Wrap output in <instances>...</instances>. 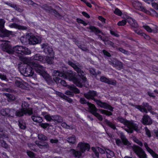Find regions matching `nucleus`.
I'll return each instance as SVG.
<instances>
[{
    "instance_id": "obj_5",
    "label": "nucleus",
    "mask_w": 158,
    "mask_h": 158,
    "mask_svg": "<svg viewBox=\"0 0 158 158\" xmlns=\"http://www.w3.org/2000/svg\"><path fill=\"white\" fill-rule=\"evenodd\" d=\"M89 109L91 113L96 116L100 121H102L103 119V117L102 115L99 114L97 113L98 110H99L102 114H104L108 116L111 115L112 113L111 112L108 110H102L98 109L94 105L90 103L88 104Z\"/></svg>"
},
{
    "instance_id": "obj_20",
    "label": "nucleus",
    "mask_w": 158,
    "mask_h": 158,
    "mask_svg": "<svg viewBox=\"0 0 158 158\" xmlns=\"http://www.w3.org/2000/svg\"><path fill=\"white\" fill-rule=\"evenodd\" d=\"M78 146L80 147V150L83 153L85 150L89 151L90 147L89 144L80 142L78 144Z\"/></svg>"
},
{
    "instance_id": "obj_27",
    "label": "nucleus",
    "mask_w": 158,
    "mask_h": 158,
    "mask_svg": "<svg viewBox=\"0 0 158 158\" xmlns=\"http://www.w3.org/2000/svg\"><path fill=\"white\" fill-rule=\"evenodd\" d=\"M9 27L11 28H15L22 30H26L27 28L26 27L20 26L15 23L10 24Z\"/></svg>"
},
{
    "instance_id": "obj_22",
    "label": "nucleus",
    "mask_w": 158,
    "mask_h": 158,
    "mask_svg": "<svg viewBox=\"0 0 158 158\" xmlns=\"http://www.w3.org/2000/svg\"><path fill=\"white\" fill-rule=\"evenodd\" d=\"M41 41L40 38L38 37L31 36L30 38V44L35 45L40 43Z\"/></svg>"
},
{
    "instance_id": "obj_50",
    "label": "nucleus",
    "mask_w": 158,
    "mask_h": 158,
    "mask_svg": "<svg viewBox=\"0 0 158 158\" xmlns=\"http://www.w3.org/2000/svg\"><path fill=\"white\" fill-rule=\"evenodd\" d=\"M127 22V19L126 20H123L121 21H119L118 23V25L119 26H124L125 24H126Z\"/></svg>"
},
{
    "instance_id": "obj_45",
    "label": "nucleus",
    "mask_w": 158,
    "mask_h": 158,
    "mask_svg": "<svg viewBox=\"0 0 158 158\" xmlns=\"http://www.w3.org/2000/svg\"><path fill=\"white\" fill-rule=\"evenodd\" d=\"M78 48L81 49L82 51L88 52H89V49L84 45H78Z\"/></svg>"
},
{
    "instance_id": "obj_35",
    "label": "nucleus",
    "mask_w": 158,
    "mask_h": 158,
    "mask_svg": "<svg viewBox=\"0 0 158 158\" xmlns=\"http://www.w3.org/2000/svg\"><path fill=\"white\" fill-rule=\"evenodd\" d=\"M36 145L41 149L43 148H48L49 146L48 144L46 142H43L40 144L39 143H36Z\"/></svg>"
},
{
    "instance_id": "obj_2",
    "label": "nucleus",
    "mask_w": 158,
    "mask_h": 158,
    "mask_svg": "<svg viewBox=\"0 0 158 158\" xmlns=\"http://www.w3.org/2000/svg\"><path fill=\"white\" fill-rule=\"evenodd\" d=\"M30 64L34 68L36 72L43 77L45 81L48 83L52 81L51 77L45 71V68L36 61L30 62Z\"/></svg>"
},
{
    "instance_id": "obj_44",
    "label": "nucleus",
    "mask_w": 158,
    "mask_h": 158,
    "mask_svg": "<svg viewBox=\"0 0 158 158\" xmlns=\"http://www.w3.org/2000/svg\"><path fill=\"white\" fill-rule=\"evenodd\" d=\"M19 125L20 128L22 129H25L26 128L25 123L22 120L19 121Z\"/></svg>"
},
{
    "instance_id": "obj_8",
    "label": "nucleus",
    "mask_w": 158,
    "mask_h": 158,
    "mask_svg": "<svg viewBox=\"0 0 158 158\" xmlns=\"http://www.w3.org/2000/svg\"><path fill=\"white\" fill-rule=\"evenodd\" d=\"M5 22L3 19H0V37H8L12 33V31H9L4 28Z\"/></svg>"
},
{
    "instance_id": "obj_19",
    "label": "nucleus",
    "mask_w": 158,
    "mask_h": 158,
    "mask_svg": "<svg viewBox=\"0 0 158 158\" xmlns=\"http://www.w3.org/2000/svg\"><path fill=\"white\" fill-rule=\"evenodd\" d=\"M142 122L144 125H150L152 124V121L149 116L145 114L143 117Z\"/></svg>"
},
{
    "instance_id": "obj_38",
    "label": "nucleus",
    "mask_w": 158,
    "mask_h": 158,
    "mask_svg": "<svg viewBox=\"0 0 158 158\" xmlns=\"http://www.w3.org/2000/svg\"><path fill=\"white\" fill-rule=\"evenodd\" d=\"M5 95L7 97L8 101L9 102L13 101L15 99V96L13 95L6 93Z\"/></svg>"
},
{
    "instance_id": "obj_34",
    "label": "nucleus",
    "mask_w": 158,
    "mask_h": 158,
    "mask_svg": "<svg viewBox=\"0 0 158 158\" xmlns=\"http://www.w3.org/2000/svg\"><path fill=\"white\" fill-rule=\"evenodd\" d=\"M104 122L108 126L113 129L115 130L116 129L115 125L108 120L107 119H105L104 121Z\"/></svg>"
},
{
    "instance_id": "obj_6",
    "label": "nucleus",
    "mask_w": 158,
    "mask_h": 158,
    "mask_svg": "<svg viewBox=\"0 0 158 158\" xmlns=\"http://www.w3.org/2000/svg\"><path fill=\"white\" fill-rule=\"evenodd\" d=\"M33 67L30 64V62L28 64H24L20 68L21 73L25 76H31L34 72L32 70Z\"/></svg>"
},
{
    "instance_id": "obj_28",
    "label": "nucleus",
    "mask_w": 158,
    "mask_h": 158,
    "mask_svg": "<svg viewBox=\"0 0 158 158\" xmlns=\"http://www.w3.org/2000/svg\"><path fill=\"white\" fill-rule=\"evenodd\" d=\"M120 138L123 143L124 145L128 146L130 144V142L126 138L124 134L122 133L120 134Z\"/></svg>"
},
{
    "instance_id": "obj_52",
    "label": "nucleus",
    "mask_w": 158,
    "mask_h": 158,
    "mask_svg": "<svg viewBox=\"0 0 158 158\" xmlns=\"http://www.w3.org/2000/svg\"><path fill=\"white\" fill-rule=\"evenodd\" d=\"M114 13L116 15L118 16H121L122 15V12L118 8H116L114 11Z\"/></svg>"
},
{
    "instance_id": "obj_40",
    "label": "nucleus",
    "mask_w": 158,
    "mask_h": 158,
    "mask_svg": "<svg viewBox=\"0 0 158 158\" xmlns=\"http://www.w3.org/2000/svg\"><path fill=\"white\" fill-rule=\"evenodd\" d=\"M8 116L13 117L15 114V111L14 109H9L8 108Z\"/></svg>"
},
{
    "instance_id": "obj_37",
    "label": "nucleus",
    "mask_w": 158,
    "mask_h": 158,
    "mask_svg": "<svg viewBox=\"0 0 158 158\" xmlns=\"http://www.w3.org/2000/svg\"><path fill=\"white\" fill-rule=\"evenodd\" d=\"M67 141L69 143L74 144L75 143L76 140V137L74 135H73L69 137L67 139Z\"/></svg>"
},
{
    "instance_id": "obj_4",
    "label": "nucleus",
    "mask_w": 158,
    "mask_h": 158,
    "mask_svg": "<svg viewBox=\"0 0 158 158\" xmlns=\"http://www.w3.org/2000/svg\"><path fill=\"white\" fill-rule=\"evenodd\" d=\"M117 119L118 121L124 124L127 127V128H125L124 129L127 132L131 133L133 132V130L137 132L139 131V129L138 128L137 125L135 123L127 121L121 117H118Z\"/></svg>"
},
{
    "instance_id": "obj_26",
    "label": "nucleus",
    "mask_w": 158,
    "mask_h": 158,
    "mask_svg": "<svg viewBox=\"0 0 158 158\" xmlns=\"http://www.w3.org/2000/svg\"><path fill=\"white\" fill-rule=\"evenodd\" d=\"M127 21L132 27L134 28L138 27V24L134 19L130 18L127 19Z\"/></svg>"
},
{
    "instance_id": "obj_39",
    "label": "nucleus",
    "mask_w": 158,
    "mask_h": 158,
    "mask_svg": "<svg viewBox=\"0 0 158 158\" xmlns=\"http://www.w3.org/2000/svg\"><path fill=\"white\" fill-rule=\"evenodd\" d=\"M132 4L134 7L136 9H139L142 5L141 3L137 1H133Z\"/></svg>"
},
{
    "instance_id": "obj_53",
    "label": "nucleus",
    "mask_w": 158,
    "mask_h": 158,
    "mask_svg": "<svg viewBox=\"0 0 158 158\" xmlns=\"http://www.w3.org/2000/svg\"><path fill=\"white\" fill-rule=\"evenodd\" d=\"M40 126L44 129L48 127H49V124L48 123H42L40 124Z\"/></svg>"
},
{
    "instance_id": "obj_64",
    "label": "nucleus",
    "mask_w": 158,
    "mask_h": 158,
    "mask_svg": "<svg viewBox=\"0 0 158 158\" xmlns=\"http://www.w3.org/2000/svg\"><path fill=\"white\" fill-rule=\"evenodd\" d=\"M102 52L105 56L108 57H110L111 56L110 54L105 50H102Z\"/></svg>"
},
{
    "instance_id": "obj_9",
    "label": "nucleus",
    "mask_w": 158,
    "mask_h": 158,
    "mask_svg": "<svg viewBox=\"0 0 158 158\" xmlns=\"http://www.w3.org/2000/svg\"><path fill=\"white\" fill-rule=\"evenodd\" d=\"M44 118L48 121L53 122L55 124L61 123L63 121V118L58 115H50L47 114L44 116Z\"/></svg>"
},
{
    "instance_id": "obj_13",
    "label": "nucleus",
    "mask_w": 158,
    "mask_h": 158,
    "mask_svg": "<svg viewBox=\"0 0 158 158\" xmlns=\"http://www.w3.org/2000/svg\"><path fill=\"white\" fill-rule=\"evenodd\" d=\"M1 46L3 51L9 54H12V47L7 41H3V43L1 44Z\"/></svg>"
},
{
    "instance_id": "obj_18",
    "label": "nucleus",
    "mask_w": 158,
    "mask_h": 158,
    "mask_svg": "<svg viewBox=\"0 0 158 158\" xmlns=\"http://www.w3.org/2000/svg\"><path fill=\"white\" fill-rule=\"evenodd\" d=\"M148 105V103L143 102L141 105H136L134 106L135 108L139 110L141 112L147 113L148 112L146 108H147Z\"/></svg>"
},
{
    "instance_id": "obj_31",
    "label": "nucleus",
    "mask_w": 158,
    "mask_h": 158,
    "mask_svg": "<svg viewBox=\"0 0 158 158\" xmlns=\"http://www.w3.org/2000/svg\"><path fill=\"white\" fill-rule=\"evenodd\" d=\"M31 118L34 122L36 123H41L43 121L42 118L38 116L33 115L31 116Z\"/></svg>"
},
{
    "instance_id": "obj_49",
    "label": "nucleus",
    "mask_w": 158,
    "mask_h": 158,
    "mask_svg": "<svg viewBox=\"0 0 158 158\" xmlns=\"http://www.w3.org/2000/svg\"><path fill=\"white\" fill-rule=\"evenodd\" d=\"M61 126L67 129H73V127L71 126H69L67 125L66 123H62L61 124Z\"/></svg>"
},
{
    "instance_id": "obj_15",
    "label": "nucleus",
    "mask_w": 158,
    "mask_h": 158,
    "mask_svg": "<svg viewBox=\"0 0 158 158\" xmlns=\"http://www.w3.org/2000/svg\"><path fill=\"white\" fill-rule=\"evenodd\" d=\"M15 85L18 87L24 89L26 88L27 83L19 77H17L15 82Z\"/></svg>"
},
{
    "instance_id": "obj_17",
    "label": "nucleus",
    "mask_w": 158,
    "mask_h": 158,
    "mask_svg": "<svg viewBox=\"0 0 158 158\" xmlns=\"http://www.w3.org/2000/svg\"><path fill=\"white\" fill-rule=\"evenodd\" d=\"M100 81L102 82L113 85H115L117 84V82L115 80L112 79L110 78H108L103 76L101 77L100 78Z\"/></svg>"
},
{
    "instance_id": "obj_46",
    "label": "nucleus",
    "mask_w": 158,
    "mask_h": 158,
    "mask_svg": "<svg viewBox=\"0 0 158 158\" xmlns=\"http://www.w3.org/2000/svg\"><path fill=\"white\" fill-rule=\"evenodd\" d=\"M8 108L2 110L1 111V114L3 116H8Z\"/></svg>"
},
{
    "instance_id": "obj_29",
    "label": "nucleus",
    "mask_w": 158,
    "mask_h": 158,
    "mask_svg": "<svg viewBox=\"0 0 158 158\" xmlns=\"http://www.w3.org/2000/svg\"><path fill=\"white\" fill-rule=\"evenodd\" d=\"M33 59L34 61L39 60L43 63H45V60H44V56H42L40 54H36L34 56Z\"/></svg>"
},
{
    "instance_id": "obj_11",
    "label": "nucleus",
    "mask_w": 158,
    "mask_h": 158,
    "mask_svg": "<svg viewBox=\"0 0 158 158\" xmlns=\"http://www.w3.org/2000/svg\"><path fill=\"white\" fill-rule=\"evenodd\" d=\"M87 28L91 30V31L95 33V35L98 36V38L100 39L102 41L105 42L106 40V37H102L100 35H97L98 33H101L102 35H104L105 34L102 32L98 28L94 26H91L89 27H87Z\"/></svg>"
},
{
    "instance_id": "obj_51",
    "label": "nucleus",
    "mask_w": 158,
    "mask_h": 158,
    "mask_svg": "<svg viewBox=\"0 0 158 158\" xmlns=\"http://www.w3.org/2000/svg\"><path fill=\"white\" fill-rule=\"evenodd\" d=\"M118 50L122 52L123 53H124V54L127 55H129L130 54V52H128V51H127L126 50H125L123 49L122 48H119L118 49Z\"/></svg>"
},
{
    "instance_id": "obj_10",
    "label": "nucleus",
    "mask_w": 158,
    "mask_h": 158,
    "mask_svg": "<svg viewBox=\"0 0 158 158\" xmlns=\"http://www.w3.org/2000/svg\"><path fill=\"white\" fill-rule=\"evenodd\" d=\"M133 152L139 158H147V155L145 151L140 147L134 145L132 148Z\"/></svg>"
},
{
    "instance_id": "obj_36",
    "label": "nucleus",
    "mask_w": 158,
    "mask_h": 158,
    "mask_svg": "<svg viewBox=\"0 0 158 158\" xmlns=\"http://www.w3.org/2000/svg\"><path fill=\"white\" fill-rule=\"evenodd\" d=\"M29 106V105L26 102H24L22 103V107L23 109H24L25 111H28L29 110H30V109H31L32 110V111H33V109L32 108H27Z\"/></svg>"
},
{
    "instance_id": "obj_60",
    "label": "nucleus",
    "mask_w": 158,
    "mask_h": 158,
    "mask_svg": "<svg viewBox=\"0 0 158 158\" xmlns=\"http://www.w3.org/2000/svg\"><path fill=\"white\" fill-rule=\"evenodd\" d=\"M143 27L148 32H151L152 31V29L148 26L143 25Z\"/></svg>"
},
{
    "instance_id": "obj_57",
    "label": "nucleus",
    "mask_w": 158,
    "mask_h": 158,
    "mask_svg": "<svg viewBox=\"0 0 158 158\" xmlns=\"http://www.w3.org/2000/svg\"><path fill=\"white\" fill-rule=\"evenodd\" d=\"M134 141L140 146L142 147L143 145V143L138 139L135 138L134 139Z\"/></svg>"
},
{
    "instance_id": "obj_23",
    "label": "nucleus",
    "mask_w": 158,
    "mask_h": 158,
    "mask_svg": "<svg viewBox=\"0 0 158 158\" xmlns=\"http://www.w3.org/2000/svg\"><path fill=\"white\" fill-rule=\"evenodd\" d=\"M143 144L146 150L149 152L153 157L155 158H158V155L149 148L148 144L146 143H144Z\"/></svg>"
},
{
    "instance_id": "obj_62",
    "label": "nucleus",
    "mask_w": 158,
    "mask_h": 158,
    "mask_svg": "<svg viewBox=\"0 0 158 158\" xmlns=\"http://www.w3.org/2000/svg\"><path fill=\"white\" fill-rule=\"evenodd\" d=\"M27 145L32 150H34L35 149V144L31 143H28Z\"/></svg>"
},
{
    "instance_id": "obj_63",
    "label": "nucleus",
    "mask_w": 158,
    "mask_h": 158,
    "mask_svg": "<svg viewBox=\"0 0 158 158\" xmlns=\"http://www.w3.org/2000/svg\"><path fill=\"white\" fill-rule=\"evenodd\" d=\"M139 9V10H140L141 11L144 12L146 13H147L148 12V10H147L143 6H142V5H141L140 7L139 8V9Z\"/></svg>"
},
{
    "instance_id": "obj_30",
    "label": "nucleus",
    "mask_w": 158,
    "mask_h": 158,
    "mask_svg": "<svg viewBox=\"0 0 158 158\" xmlns=\"http://www.w3.org/2000/svg\"><path fill=\"white\" fill-rule=\"evenodd\" d=\"M52 56L51 57H49L48 56H44V60H45V61L49 64H52L53 63L54 57L53 56Z\"/></svg>"
},
{
    "instance_id": "obj_54",
    "label": "nucleus",
    "mask_w": 158,
    "mask_h": 158,
    "mask_svg": "<svg viewBox=\"0 0 158 158\" xmlns=\"http://www.w3.org/2000/svg\"><path fill=\"white\" fill-rule=\"evenodd\" d=\"M14 8L16 10H17V11L20 12H22L23 11V9L20 8L16 4H15L14 6Z\"/></svg>"
},
{
    "instance_id": "obj_47",
    "label": "nucleus",
    "mask_w": 158,
    "mask_h": 158,
    "mask_svg": "<svg viewBox=\"0 0 158 158\" xmlns=\"http://www.w3.org/2000/svg\"><path fill=\"white\" fill-rule=\"evenodd\" d=\"M40 7L46 11H50L51 9V7L48 6L46 4Z\"/></svg>"
},
{
    "instance_id": "obj_43",
    "label": "nucleus",
    "mask_w": 158,
    "mask_h": 158,
    "mask_svg": "<svg viewBox=\"0 0 158 158\" xmlns=\"http://www.w3.org/2000/svg\"><path fill=\"white\" fill-rule=\"evenodd\" d=\"M31 53L30 50L27 48L23 47V51L22 52V55L25 54L27 55Z\"/></svg>"
},
{
    "instance_id": "obj_21",
    "label": "nucleus",
    "mask_w": 158,
    "mask_h": 158,
    "mask_svg": "<svg viewBox=\"0 0 158 158\" xmlns=\"http://www.w3.org/2000/svg\"><path fill=\"white\" fill-rule=\"evenodd\" d=\"M110 64L115 67H117L119 70L121 69L123 66L122 63L118 60H114L110 61Z\"/></svg>"
},
{
    "instance_id": "obj_1",
    "label": "nucleus",
    "mask_w": 158,
    "mask_h": 158,
    "mask_svg": "<svg viewBox=\"0 0 158 158\" xmlns=\"http://www.w3.org/2000/svg\"><path fill=\"white\" fill-rule=\"evenodd\" d=\"M54 74L55 76L63 77L64 78H68L70 80L72 81L77 86L80 87H81L82 86L81 79L77 77L76 75V73L72 71L68 70L65 73L54 71Z\"/></svg>"
},
{
    "instance_id": "obj_42",
    "label": "nucleus",
    "mask_w": 158,
    "mask_h": 158,
    "mask_svg": "<svg viewBox=\"0 0 158 158\" xmlns=\"http://www.w3.org/2000/svg\"><path fill=\"white\" fill-rule=\"evenodd\" d=\"M2 138L4 139H7L8 138V135L4 133L2 129H0V139Z\"/></svg>"
},
{
    "instance_id": "obj_59",
    "label": "nucleus",
    "mask_w": 158,
    "mask_h": 158,
    "mask_svg": "<svg viewBox=\"0 0 158 158\" xmlns=\"http://www.w3.org/2000/svg\"><path fill=\"white\" fill-rule=\"evenodd\" d=\"M89 71L90 73L93 75H95L96 74V73L95 69L93 68H89Z\"/></svg>"
},
{
    "instance_id": "obj_12",
    "label": "nucleus",
    "mask_w": 158,
    "mask_h": 158,
    "mask_svg": "<svg viewBox=\"0 0 158 158\" xmlns=\"http://www.w3.org/2000/svg\"><path fill=\"white\" fill-rule=\"evenodd\" d=\"M33 113V111L31 109L28 110V111H25L22 109H19L15 111V115L16 116L19 117L23 116L24 115L27 114L28 115H31Z\"/></svg>"
},
{
    "instance_id": "obj_24",
    "label": "nucleus",
    "mask_w": 158,
    "mask_h": 158,
    "mask_svg": "<svg viewBox=\"0 0 158 158\" xmlns=\"http://www.w3.org/2000/svg\"><path fill=\"white\" fill-rule=\"evenodd\" d=\"M12 54L15 52L16 53L22 54L23 50V47L17 45L12 48Z\"/></svg>"
},
{
    "instance_id": "obj_58",
    "label": "nucleus",
    "mask_w": 158,
    "mask_h": 158,
    "mask_svg": "<svg viewBox=\"0 0 158 158\" xmlns=\"http://www.w3.org/2000/svg\"><path fill=\"white\" fill-rule=\"evenodd\" d=\"M65 100L70 103H71L73 102V101L72 99L68 97L67 96L65 95L64 98Z\"/></svg>"
},
{
    "instance_id": "obj_56",
    "label": "nucleus",
    "mask_w": 158,
    "mask_h": 158,
    "mask_svg": "<svg viewBox=\"0 0 158 158\" xmlns=\"http://www.w3.org/2000/svg\"><path fill=\"white\" fill-rule=\"evenodd\" d=\"M91 149L94 152L96 156L97 157H99V153L98 152V151L95 149V148L94 147H93L91 148Z\"/></svg>"
},
{
    "instance_id": "obj_61",
    "label": "nucleus",
    "mask_w": 158,
    "mask_h": 158,
    "mask_svg": "<svg viewBox=\"0 0 158 158\" xmlns=\"http://www.w3.org/2000/svg\"><path fill=\"white\" fill-rule=\"evenodd\" d=\"M145 129L146 134L148 135V137H150L151 136V135L150 131L147 127L145 128Z\"/></svg>"
},
{
    "instance_id": "obj_3",
    "label": "nucleus",
    "mask_w": 158,
    "mask_h": 158,
    "mask_svg": "<svg viewBox=\"0 0 158 158\" xmlns=\"http://www.w3.org/2000/svg\"><path fill=\"white\" fill-rule=\"evenodd\" d=\"M84 97L88 99H91L94 100L96 102L98 105L102 108L113 111L114 108L107 103L102 102L101 101L94 99V97L98 95L97 92L94 90H89V91L84 94Z\"/></svg>"
},
{
    "instance_id": "obj_48",
    "label": "nucleus",
    "mask_w": 158,
    "mask_h": 158,
    "mask_svg": "<svg viewBox=\"0 0 158 158\" xmlns=\"http://www.w3.org/2000/svg\"><path fill=\"white\" fill-rule=\"evenodd\" d=\"M28 156L30 158H35V153L31 151H27V152Z\"/></svg>"
},
{
    "instance_id": "obj_55",
    "label": "nucleus",
    "mask_w": 158,
    "mask_h": 158,
    "mask_svg": "<svg viewBox=\"0 0 158 158\" xmlns=\"http://www.w3.org/2000/svg\"><path fill=\"white\" fill-rule=\"evenodd\" d=\"M80 102L82 104H85L87 103L88 106V103H89V102H87V101H86V100H85V99L83 98H80Z\"/></svg>"
},
{
    "instance_id": "obj_41",
    "label": "nucleus",
    "mask_w": 158,
    "mask_h": 158,
    "mask_svg": "<svg viewBox=\"0 0 158 158\" xmlns=\"http://www.w3.org/2000/svg\"><path fill=\"white\" fill-rule=\"evenodd\" d=\"M38 137L39 140L42 141L47 140L48 139L47 137L46 136L42 134H39Z\"/></svg>"
},
{
    "instance_id": "obj_14",
    "label": "nucleus",
    "mask_w": 158,
    "mask_h": 158,
    "mask_svg": "<svg viewBox=\"0 0 158 158\" xmlns=\"http://www.w3.org/2000/svg\"><path fill=\"white\" fill-rule=\"evenodd\" d=\"M42 48L44 49V51L46 54L52 56L54 55V53L52 48L51 47L49 46L48 44L46 43L43 44L42 45Z\"/></svg>"
},
{
    "instance_id": "obj_33",
    "label": "nucleus",
    "mask_w": 158,
    "mask_h": 158,
    "mask_svg": "<svg viewBox=\"0 0 158 158\" xmlns=\"http://www.w3.org/2000/svg\"><path fill=\"white\" fill-rule=\"evenodd\" d=\"M20 40L22 43L24 44H30V38H27L25 36H22L20 38Z\"/></svg>"
},
{
    "instance_id": "obj_25",
    "label": "nucleus",
    "mask_w": 158,
    "mask_h": 158,
    "mask_svg": "<svg viewBox=\"0 0 158 158\" xmlns=\"http://www.w3.org/2000/svg\"><path fill=\"white\" fill-rule=\"evenodd\" d=\"M58 76H55L53 78V80L57 84H60L63 86H65L67 85L66 81L58 77Z\"/></svg>"
},
{
    "instance_id": "obj_7",
    "label": "nucleus",
    "mask_w": 158,
    "mask_h": 158,
    "mask_svg": "<svg viewBox=\"0 0 158 158\" xmlns=\"http://www.w3.org/2000/svg\"><path fill=\"white\" fill-rule=\"evenodd\" d=\"M69 65L72 67L74 69L77 73L79 76L84 81H85L86 78L85 77V73L80 68V67L79 64L78 62L74 63L71 61H69L68 62Z\"/></svg>"
},
{
    "instance_id": "obj_32",
    "label": "nucleus",
    "mask_w": 158,
    "mask_h": 158,
    "mask_svg": "<svg viewBox=\"0 0 158 158\" xmlns=\"http://www.w3.org/2000/svg\"><path fill=\"white\" fill-rule=\"evenodd\" d=\"M70 153L73 154L75 157H79L81 156V152L79 151H76L73 149H72L70 151Z\"/></svg>"
},
{
    "instance_id": "obj_16",
    "label": "nucleus",
    "mask_w": 158,
    "mask_h": 158,
    "mask_svg": "<svg viewBox=\"0 0 158 158\" xmlns=\"http://www.w3.org/2000/svg\"><path fill=\"white\" fill-rule=\"evenodd\" d=\"M69 89L72 92L69 90L65 91V94L67 95L73 97L74 96V93L76 94H79L80 93L79 89L74 85L69 86Z\"/></svg>"
}]
</instances>
